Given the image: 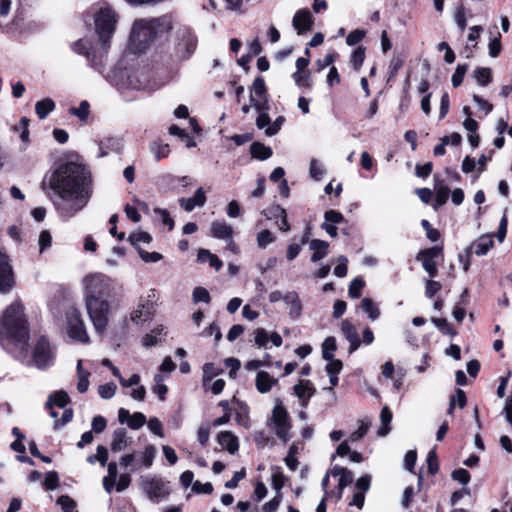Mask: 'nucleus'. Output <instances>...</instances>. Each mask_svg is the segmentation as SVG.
Masks as SVG:
<instances>
[{"instance_id": "obj_10", "label": "nucleus", "mask_w": 512, "mask_h": 512, "mask_svg": "<svg viewBox=\"0 0 512 512\" xmlns=\"http://www.w3.org/2000/svg\"><path fill=\"white\" fill-rule=\"evenodd\" d=\"M66 320L69 337L81 343H88L89 336L80 311L75 307H70L66 312Z\"/></svg>"}, {"instance_id": "obj_29", "label": "nucleus", "mask_w": 512, "mask_h": 512, "mask_svg": "<svg viewBox=\"0 0 512 512\" xmlns=\"http://www.w3.org/2000/svg\"><path fill=\"white\" fill-rule=\"evenodd\" d=\"M54 109L55 102L50 98L43 99L35 104V112L39 119H45Z\"/></svg>"}, {"instance_id": "obj_27", "label": "nucleus", "mask_w": 512, "mask_h": 512, "mask_svg": "<svg viewBox=\"0 0 512 512\" xmlns=\"http://www.w3.org/2000/svg\"><path fill=\"white\" fill-rule=\"evenodd\" d=\"M77 376H78L77 390L79 391V393H85L89 387L90 372L83 368L82 360H78V362H77Z\"/></svg>"}, {"instance_id": "obj_23", "label": "nucleus", "mask_w": 512, "mask_h": 512, "mask_svg": "<svg viewBox=\"0 0 512 512\" xmlns=\"http://www.w3.org/2000/svg\"><path fill=\"white\" fill-rule=\"evenodd\" d=\"M493 247V240L491 235H483L479 237L470 247L468 253L473 250L477 256H484Z\"/></svg>"}, {"instance_id": "obj_63", "label": "nucleus", "mask_w": 512, "mask_h": 512, "mask_svg": "<svg viewBox=\"0 0 512 512\" xmlns=\"http://www.w3.org/2000/svg\"><path fill=\"white\" fill-rule=\"evenodd\" d=\"M364 37H365V31L356 29L347 35L346 43L349 46H354V45H357L359 42H361Z\"/></svg>"}, {"instance_id": "obj_38", "label": "nucleus", "mask_w": 512, "mask_h": 512, "mask_svg": "<svg viewBox=\"0 0 512 512\" xmlns=\"http://www.w3.org/2000/svg\"><path fill=\"white\" fill-rule=\"evenodd\" d=\"M108 460V449L103 445L97 446V453L95 455H91L87 458V462L90 464H94L95 462H99L101 466H105Z\"/></svg>"}, {"instance_id": "obj_16", "label": "nucleus", "mask_w": 512, "mask_h": 512, "mask_svg": "<svg viewBox=\"0 0 512 512\" xmlns=\"http://www.w3.org/2000/svg\"><path fill=\"white\" fill-rule=\"evenodd\" d=\"M250 102L252 103L253 108L259 112V115L256 119V126L258 129L267 128L270 123V117L268 115L269 103L268 99L264 97V100H256L253 94L250 95Z\"/></svg>"}, {"instance_id": "obj_64", "label": "nucleus", "mask_w": 512, "mask_h": 512, "mask_svg": "<svg viewBox=\"0 0 512 512\" xmlns=\"http://www.w3.org/2000/svg\"><path fill=\"white\" fill-rule=\"evenodd\" d=\"M347 263H348L347 257H345L343 255L339 256L338 264L334 268L335 276H337L339 278H342V277H345L347 275V270H348L347 269Z\"/></svg>"}, {"instance_id": "obj_15", "label": "nucleus", "mask_w": 512, "mask_h": 512, "mask_svg": "<svg viewBox=\"0 0 512 512\" xmlns=\"http://www.w3.org/2000/svg\"><path fill=\"white\" fill-rule=\"evenodd\" d=\"M292 26L298 35L311 31L313 26L312 14L308 9H299L292 18Z\"/></svg>"}, {"instance_id": "obj_25", "label": "nucleus", "mask_w": 512, "mask_h": 512, "mask_svg": "<svg viewBox=\"0 0 512 512\" xmlns=\"http://www.w3.org/2000/svg\"><path fill=\"white\" fill-rule=\"evenodd\" d=\"M329 244L320 239H313L309 242V248L313 251L311 256L312 262H318L323 259L328 253Z\"/></svg>"}, {"instance_id": "obj_36", "label": "nucleus", "mask_w": 512, "mask_h": 512, "mask_svg": "<svg viewBox=\"0 0 512 512\" xmlns=\"http://www.w3.org/2000/svg\"><path fill=\"white\" fill-rule=\"evenodd\" d=\"M337 349L334 337H327L322 344V357L324 360H332Z\"/></svg>"}, {"instance_id": "obj_44", "label": "nucleus", "mask_w": 512, "mask_h": 512, "mask_svg": "<svg viewBox=\"0 0 512 512\" xmlns=\"http://www.w3.org/2000/svg\"><path fill=\"white\" fill-rule=\"evenodd\" d=\"M468 70V64L457 65L455 72L452 75L451 81L454 87H458L462 84L463 78Z\"/></svg>"}, {"instance_id": "obj_9", "label": "nucleus", "mask_w": 512, "mask_h": 512, "mask_svg": "<svg viewBox=\"0 0 512 512\" xmlns=\"http://www.w3.org/2000/svg\"><path fill=\"white\" fill-rule=\"evenodd\" d=\"M140 485L143 492L153 503H158L160 500L168 497L170 494L167 483L164 482L162 478L157 476L141 477Z\"/></svg>"}, {"instance_id": "obj_43", "label": "nucleus", "mask_w": 512, "mask_h": 512, "mask_svg": "<svg viewBox=\"0 0 512 512\" xmlns=\"http://www.w3.org/2000/svg\"><path fill=\"white\" fill-rule=\"evenodd\" d=\"M155 455H156V449L153 445H148L144 451L142 452V455H141V462H142V465L145 467V468H149L152 466L153 464V461H154V458H155Z\"/></svg>"}, {"instance_id": "obj_17", "label": "nucleus", "mask_w": 512, "mask_h": 512, "mask_svg": "<svg viewBox=\"0 0 512 512\" xmlns=\"http://www.w3.org/2000/svg\"><path fill=\"white\" fill-rule=\"evenodd\" d=\"M99 157H105L109 153H119L123 148V139L121 137H107L98 143Z\"/></svg>"}, {"instance_id": "obj_48", "label": "nucleus", "mask_w": 512, "mask_h": 512, "mask_svg": "<svg viewBox=\"0 0 512 512\" xmlns=\"http://www.w3.org/2000/svg\"><path fill=\"white\" fill-rule=\"evenodd\" d=\"M154 381H155L156 385L153 388V392L158 395L160 400H164L168 389H167V386L165 384H163V381H164L163 376L161 374H156L154 376Z\"/></svg>"}, {"instance_id": "obj_20", "label": "nucleus", "mask_w": 512, "mask_h": 512, "mask_svg": "<svg viewBox=\"0 0 512 512\" xmlns=\"http://www.w3.org/2000/svg\"><path fill=\"white\" fill-rule=\"evenodd\" d=\"M284 302L289 307V316L298 319L302 314V303L296 291H287L284 294Z\"/></svg>"}, {"instance_id": "obj_31", "label": "nucleus", "mask_w": 512, "mask_h": 512, "mask_svg": "<svg viewBox=\"0 0 512 512\" xmlns=\"http://www.w3.org/2000/svg\"><path fill=\"white\" fill-rule=\"evenodd\" d=\"M435 208L444 205L449 197V188L443 183L442 180H439L435 184Z\"/></svg>"}, {"instance_id": "obj_24", "label": "nucleus", "mask_w": 512, "mask_h": 512, "mask_svg": "<svg viewBox=\"0 0 512 512\" xmlns=\"http://www.w3.org/2000/svg\"><path fill=\"white\" fill-rule=\"evenodd\" d=\"M276 383L277 380L272 378L266 371H260L256 375L255 385L262 394L269 392Z\"/></svg>"}, {"instance_id": "obj_50", "label": "nucleus", "mask_w": 512, "mask_h": 512, "mask_svg": "<svg viewBox=\"0 0 512 512\" xmlns=\"http://www.w3.org/2000/svg\"><path fill=\"white\" fill-rule=\"evenodd\" d=\"M117 386L113 382L105 383L100 385L98 388L99 396L103 399H110L115 395Z\"/></svg>"}, {"instance_id": "obj_30", "label": "nucleus", "mask_w": 512, "mask_h": 512, "mask_svg": "<svg viewBox=\"0 0 512 512\" xmlns=\"http://www.w3.org/2000/svg\"><path fill=\"white\" fill-rule=\"evenodd\" d=\"M294 392L297 397L303 401L302 405L305 407L307 405L308 399L312 396L313 390L310 386V383L300 382L299 384L294 386Z\"/></svg>"}, {"instance_id": "obj_46", "label": "nucleus", "mask_w": 512, "mask_h": 512, "mask_svg": "<svg viewBox=\"0 0 512 512\" xmlns=\"http://www.w3.org/2000/svg\"><path fill=\"white\" fill-rule=\"evenodd\" d=\"M163 327H157L151 331V333L146 334L143 339L142 343L145 347H152L155 346L158 343L157 335H161L163 332Z\"/></svg>"}, {"instance_id": "obj_13", "label": "nucleus", "mask_w": 512, "mask_h": 512, "mask_svg": "<svg viewBox=\"0 0 512 512\" xmlns=\"http://www.w3.org/2000/svg\"><path fill=\"white\" fill-rule=\"evenodd\" d=\"M442 255V247L435 246L419 251L416 259L422 262L423 269L431 276L437 275L438 269L435 258Z\"/></svg>"}, {"instance_id": "obj_7", "label": "nucleus", "mask_w": 512, "mask_h": 512, "mask_svg": "<svg viewBox=\"0 0 512 512\" xmlns=\"http://www.w3.org/2000/svg\"><path fill=\"white\" fill-rule=\"evenodd\" d=\"M87 313L95 330L103 333L108 324L109 302L104 298L84 297Z\"/></svg>"}, {"instance_id": "obj_39", "label": "nucleus", "mask_w": 512, "mask_h": 512, "mask_svg": "<svg viewBox=\"0 0 512 512\" xmlns=\"http://www.w3.org/2000/svg\"><path fill=\"white\" fill-rule=\"evenodd\" d=\"M292 78L297 86L311 88L312 80L309 72L296 71L293 73Z\"/></svg>"}, {"instance_id": "obj_59", "label": "nucleus", "mask_w": 512, "mask_h": 512, "mask_svg": "<svg viewBox=\"0 0 512 512\" xmlns=\"http://www.w3.org/2000/svg\"><path fill=\"white\" fill-rule=\"evenodd\" d=\"M28 124L29 120L26 117H23L20 120V123L14 127V130L20 133V138L23 142H28L29 140Z\"/></svg>"}, {"instance_id": "obj_62", "label": "nucleus", "mask_w": 512, "mask_h": 512, "mask_svg": "<svg viewBox=\"0 0 512 512\" xmlns=\"http://www.w3.org/2000/svg\"><path fill=\"white\" fill-rule=\"evenodd\" d=\"M152 240L151 236L146 232H138L129 236L130 243L138 248L140 242L149 243Z\"/></svg>"}, {"instance_id": "obj_33", "label": "nucleus", "mask_w": 512, "mask_h": 512, "mask_svg": "<svg viewBox=\"0 0 512 512\" xmlns=\"http://www.w3.org/2000/svg\"><path fill=\"white\" fill-rule=\"evenodd\" d=\"M69 401H70V398L66 392L58 391L49 396L46 405H47V407L56 405L59 408H65V406L69 403Z\"/></svg>"}, {"instance_id": "obj_52", "label": "nucleus", "mask_w": 512, "mask_h": 512, "mask_svg": "<svg viewBox=\"0 0 512 512\" xmlns=\"http://www.w3.org/2000/svg\"><path fill=\"white\" fill-rule=\"evenodd\" d=\"M365 283L360 278H355L351 281L348 289V294L351 298H359L361 295V291L364 287Z\"/></svg>"}, {"instance_id": "obj_56", "label": "nucleus", "mask_w": 512, "mask_h": 512, "mask_svg": "<svg viewBox=\"0 0 512 512\" xmlns=\"http://www.w3.org/2000/svg\"><path fill=\"white\" fill-rule=\"evenodd\" d=\"M365 59V49L363 47L356 48L351 56V63L354 67V69L358 70Z\"/></svg>"}, {"instance_id": "obj_8", "label": "nucleus", "mask_w": 512, "mask_h": 512, "mask_svg": "<svg viewBox=\"0 0 512 512\" xmlns=\"http://www.w3.org/2000/svg\"><path fill=\"white\" fill-rule=\"evenodd\" d=\"M55 350L45 337H40L33 349L31 363L40 370H45L53 365Z\"/></svg>"}, {"instance_id": "obj_54", "label": "nucleus", "mask_w": 512, "mask_h": 512, "mask_svg": "<svg viewBox=\"0 0 512 512\" xmlns=\"http://www.w3.org/2000/svg\"><path fill=\"white\" fill-rule=\"evenodd\" d=\"M89 103L82 101L79 107H73L70 109V113L77 116L80 120H86L89 115Z\"/></svg>"}, {"instance_id": "obj_55", "label": "nucleus", "mask_w": 512, "mask_h": 512, "mask_svg": "<svg viewBox=\"0 0 512 512\" xmlns=\"http://www.w3.org/2000/svg\"><path fill=\"white\" fill-rule=\"evenodd\" d=\"M146 422V417L141 412H136L133 415H130L128 426L133 430H138L141 428Z\"/></svg>"}, {"instance_id": "obj_6", "label": "nucleus", "mask_w": 512, "mask_h": 512, "mask_svg": "<svg viewBox=\"0 0 512 512\" xmlns=\"http://www.w3.org/2000/svg\"><path fill=\"white\" fill-rule=\"evenodd\" d=\"M266 424L284 443L291 439L290 417L281 401H277L272 410L271 416L266 421Z\"/></svg>"}, {"instance_id": "obj_61", "label": "nucleus", "mask_w": 512, "mask_h": 512, "mask_svg": "<svg viewBox=\"0 0 512 512\" xmlns=\"http://www.w3.org/2000/svg\"><path fill=\"white\" fill-rule=\"evenodd\" d=\"M211 300L209 292L203 287H196L193 290V301L195 303L204 302L209 303Z\"/></svg>"}, {"instance_id": "obj_35", "label": "nucleus", "mask_w": 512, "mask_h": 512, "mask_svg": "<svg viewBox=\"0 0 512 512\" xmlns=\"http://www.w3.org/2000/svg\"><path fill=\"white\" fill-rule=\"evenodd\" d=\"M380 420H381V427L378 430V434L380 436H386L390 431L389 424L392 420V412L390 411V409L387 406L382 408L381 413H380Z\"/></svg>"}, {"instance_id": "obj_58", "label": "nucleus", "mask_w": 512, "mask_h": 512, "mask_svg": "<svg viewBox=\"0 0 512 512\" xmlns=\"http://www.w3.org/2000/svg\"><path fill=\"white\" fill-rule=\"evenodd\" d=\"M137 251L141 259L147 263H155L163 258L162 254L158 252H147L140 247L137 248Z\"/></svg>"}, {"instance_id": "obj_12", "label": "nucleus", "mask_w": 512, "mask_h": 512, "mask_svg": "<svg viewBox=\"0 0 512 512\" xmlns=\"http://www.w3.org/2000/svg\"><path fill=\"white\" fill-rule=\"evenodd\" d=\"M15 285V277L9 257L0 251V293H9Z\"/></svg>"}, {"instance_id": "obj_4", "label": "nucleus", "mask_w": 512, "mask_h": 512, "mask_svg": "<svg viewBox=\"0 0 512 512\" xmlns=\"http://www.w3.org/2000/svg\"><path fill=\"white\" fill-rule=\"evenodd\" d=\"M171 29L172 22L167 16L135 21L130 34V50L134 53L144 52L160 34Z\"/></svg>"}, {"instance_id": "obj_2", "label": "nucleus", "mask_w": 512, "mask_h": 512, "mask_svg": "<svg viewBox=\"0 0 512 512\" xmlns=\"http://www.w3.org/2000/svg\"><path fill=\"white\" fill-rule=\"evenodd\" d=\"M117 23L115 12L111 8H102L95 16V28L100 42V50L98 55L92 53V46L89 40L79 39L71 44V49L82 56H85L91 65L103 72L107 51L110 47V40L114 34Z\"/></svg>"}, {"instance_id": "obj_18", "label": "nucleus", "mask_w": 512, "mask_h": 512, "mask_svg": "<svg viewBox=\"0 0 512 512\" xmlns=\"http://www.w3.org/2000/svg\"><path fill=\"white\" fill-rule=\"evenodd\" d=\"M132 443V438L128 436L125 428L114 430L111 440V450L114 453L124 451Z\"/></svg>"}, {"instance_id": "obj_28", "label": "nucleus", "mask_w": 512, "mask_h": 512, "mask_svg": "<svg viewBox=\"0 0 512 512\" xmlns=\"http://www.w3.org/2000/svg\"><path fill=\"white\" fill-rule=\"evenodd\" d=\"M250 153L253 158L263 161L272 156V149L260 142H254L250 146Z\"/></svg>"}, {"instance_id": "obj_42", "label": "nucleus", "mask_w": 512, "mask_h": 512, "mask_svg": "<svg viewBox=\"0 0 512 512\" xmlns=\"http://www.w3.org/2000/svg\"><path fill=\"white\" fill-rule=\"evenodd\" d=\"M309 175L316 181L322 179L324 175L323 165L316 159H311L309 166Z\"/></svg>"}, {"instance_id": "obj_21", "label": "nucleus", "mask_w": 512, "mask_h": 512, "mask_svg": "<svg viewBox=\"0 0 512 512\" xmlns=\"http://www.w3.org/2000/svg\"><path fill=\"white\" fill-rule=\"evenodd\" d=\"M181 207L187 211L191 212L196 206H203L206 203V195L205 191L202 187L198 188L195 192V195L190 198H181L179 200Z\"/></svg>"}, {"instance_id": "obj_51", "label": "nucleus", "mask_w": 512, "mask_h": 512, "mask_svg": "<svg viewBox=\"0 0 512 512\" xmlns=\"http://www.w3.org/2000/svg\"><path fill=\"white\" fill-rule=\"evenodd\" d=\"M46 490H55L59 485V476L56 471H49L45 475L43 483Z\"/></svg>"}, {"instance_id": "obj_60", "label": "nucleus", "mask_w": 512, "mask_h": 512, "mask_svg": "<svg viewBox=\"0 0 512 512\" xmlns=\"http://www.w3.org/2000/svg\"><path fill=\"white\" fill-rule=\"evenodd\" d=\"M254 340L259 348L265 347L269 340L267 331L264 328H257L254 331Z\"/></svg>"}, {"instance_id": "obj_5", "label": "nucleus", "mask_w": 512, "mask_h": 512, "mask_svg": "<svg viewBox=\"0 0 512 512\" xmlns=\"http://www.w3.org/2000/svg\"><path fill=\"white\" fill-rule=\"evenodd\" d=\"M84 297L103 298L109 296L115 287L114 281L105 274L92 273L83 280Z\"/></svg>"}, {"instance_id": "obj_34", "label": "nucleus", "mask_w": 512, "mask_h": 512, "mask_svg": "<svg viewBox=\"0 0 512 512\" xmlns=\"http://www.w3.org/2000/svg\"><path fill=\"white\" fill-rule=\"evenodd\" d=\"M198 260L200 262H209V265L216 270H219L222 267V261L214 254H212L209 250L200 249L198 252Z\"/></svg>"}, {"instance_id": "obj_40", "label": "nucleus", "mask_w": 512, "mask_h": 512, "mask_svg": "<svg viewBox=\"0 0 512 512\" xmlns=\"http://www.w3.org/2000/svg\"><path fill=\"white\" fill-rule=\"evenodd\" d=\"M274 240L275 237L273 233L268 229H264L257 234V245L261 249H265L269 244L274 242Z\"/></svg>"}, {"instance_id": "obj_11", "label": "nucleus", "mask_w": 512, "mask_h": 512, "mask_svg": "<svg viewBox=\"0 0 512 512\" xmlns=\"http://www.w3.org/2000/svg\"><path fill=\"white\" fill-rule=\"evenodd\" d=\"M176 36L177 54L183 59L189 58L194 53L197 47L196 36L192 32V30L187 26L180 27L176 32Z\"/></svg>"}, {"instance_id": "obj_19", "label": "nucleus", "mask_w": 512, "mask_h": 512, "mask_svg": "<svg viewBox=\"0 0 512 512\" xmlns=\"http://www.w3.org/2000/svg\"><path fill=\"white\" fill-rule=\"evenodd\" d=\"M342 333L344 334L345 338L349 342V353H353L356 351L361 342L358 336V332L355 328V326L348 320H344L341 325Z\"/></svg>"}, {"instance_id": "obj_53", "label": "nucleus", "mask_w": 512, "mask_h": 512, "mask_svg": "<svg viewBox=\"0 0 512 512\" xmlns=\"http://www.w3.org/2000/svg\"><path fill=\"white\" fill-rule=\"evenodd\" d=\"M52 245V236L48 230H43L38 239L39 252L43 253L46 249Z\"/></svg>"}, {"instance_id": "obj_26", "label": "nucleus", "mask_w": 512, "mask_h": 512, "mask_svg": "<svg viewBox=\"0 0 512 512\" xmlns=\"http://www.w3.org/2000/svg\"><path fill=\"white\" fill-rule=\"evenodd\" d=\"M211 232L213 237L217 239L227 240L233 236V229L230 225L222 221H214L211 224Z\"/></svg>"}, {"instance_id": "obj_49", "label": "nucleus", "mask_w": 512, "mask_h": 512, "mask_svg": "<svg viewBox=\"0 0 512 512\" xmlns=\"http://www.w3.org/2000/svg\"><path fill=\"white\" fill-rule=\"evenodd\" d=\"M57 504L60 505L63 512H76V502L67 495L60 496Z\"/></svg>"}, {"instance_id": "obj_22", "label": "nucleus", "mask_w": 512, "mask_h": 512, "mask_svg": "<svg viewBox=\"0 0 512 512\" xmlns=\"http://www.w3.org/2000/svg\"><path fill=\"white\" fill-rule=\"evenodd\" d=\"M219 445L230 454H235L239 449L238 438L229 431H222L217 436Z\"/></svg>"}, {"instance_id": "obj_47", "label": "nucleus", "mask_w": 512, "mask_h": 512, "mask_svg": "<svg viewBox=\"0 0 512 512\" xmlns=\"http://www.w3.org/2000/svg\"><path fill=\"white\" fill-rule=\"evenodd\" d=\"M253 93L255 96H258V100H264V97L267 98L266 95V84L262 77H257L253 81Z\"/></svg>"}, {"instance_id": "obj_37", "label": "nucleus", "mask_w": 512, "mask_h": 512, "mask_svg": "<svg viewBox=\"0 0 512 512\" xmlns=\"http://www.w3.org/2000/svg\"><path fill=\"white\" fill-rule=\"evenodd\" d=\"M150 151L155 156L156 160L166 158L170 153V147L167 143L155 141L150 144Z\"/></svg>"}, {"instance_id": "obj_3", "label": "nucleus", "mask_w": 512, "mask_h": 512, "mask_svg": "<svg viewBox=\"0 0 512 512\" xmlns=\"http://www.w3.org/2000/svg\"><path fill=\"white\" fill-rule=\"evenodd\" d=\"M28 340L29 329L24 306L17 300L7 307L0 319V344L7 348L8 343H14L23 349L27 346Z\"/></svg>"}, {"instance_id": "obj_57", "label": "nucleus", "mask_w": 512, "mask_h": 512, "mask_svg": "<svg viewBox=\"0 0 512 512\" xmlns=\"http://www.w3.org/2000/svg\"><path fill=\"white\" fill-rule=\"evenodd\" d=\"M353 478H354V475L349 470L346 471L343 475H341V477L339 478V483H338V489H339V492L337 495L338 499L341 498L343 490L353 482Z\"/></svg>"}, {"instance_id": "obj_14", "label": "nucleus", "mask_w": 512, "mask_h": 512, "mask_svg": "<svg viewBox=\"0 0 512 512\" xmlns=\"http://www.w3.org/2000/svg\"><path fill=\"white\" fill-rule=\"evenodd\" d=\"M154 311L155 302L148 296V298L141 300L138 307L131 313V321L136 324L145 322L151 318Z\"/></svg>"}, {"instance_id": "obj_1", "label": "nucleus", "mask_w": 512, "mask_h": 512, "mask_svg": "<svg viewBox=\"0 0 512 512\" xmlns=\"http://www.w3.org/2000/svg\"><path fill=\"white\" fill-rule=\"evenodd\" d=\"M48 183L59 197L54 202L55 207L65 218H70L82 210L91 197L90 171L82 164H61L52 173Z\"/></svg>"}, {"instance_id": "obj_45", "label": "nucleus", "mask_w": 512, "mask_h": 512, "mask_svg": "<svg viewBox=\"0 0 512 512\" xmlns=\"http://www.w3.org/2000/svg\"><path fill=\"white\" fill-rule=\"evenodd\" d=\"M220 371L213 363H205L203 366V385L206 386V383L217 376Z\"/></svg>"}, {"instance_id": "obj_32", "label": "nucleus", "mask_w": 512, "mask_h": 512, "mask_svg": "<svg viewBox=\"0 0 512 512\" xmlns=\"http://www.w3.org/2000/svg\"><path fill=\"white\" fill-rule=\"evenodd\" d=\"M361 308L372 321H375L380 317L379 308L370 298L365 297L361 300Z\"/></svg>"}, {"instance_id": "obj_41", "label": "nucleus", "mask_w": 512, "mask_h": 512, "mask_svg": "<svg viewBox=\"0 0 512 512\" xmlns=\"http://www.w3.org/2000/svg\"><path fill=\"white\" fill-rule=\"evenodd\" d=\"M474 78L481 86H486L491 81V70L489 68H477L474 71Z\"/></svg>"}]
</instances>
